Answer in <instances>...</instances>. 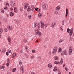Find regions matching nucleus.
<instances>
[{
	"label": "nucleus",
	"instance_id": "obj_36",
	"mask_svg": "<svg viewBox=\"0 0 74 74\" xmlns=\"http://www.w3.org/2000/svg\"><path fill=\"white\" fill-rule=\"evenodd\" d=\"M37 24L36 23H34V27H36L37 26Z\"/></svg>",
	"mask_w": 74,
	"mask_h": 74
},
{
	"label": "nucleus",
	"instance_id": "obj_30",
	"mask_svg": "<svg viewBox=\"0 0 74 74\" xmlns=\"http://www.w3.org/2000/svg\"><path fill=\"white\" fill-rule=\"evenodd\" d=\"M28 18L30 19L32 18V15H29L28 17Z\"/></svg>",
	"mask_w": 74,
	"mask_h": 74
},
{
	"label": "nucleus",
	"instance_id": "obj_47",
	"mask_svg": "<svg viewBox=\"0 0 74 74\" xmlns=\"http://www.w3.org/2000/svg\"><path fill=\"white\" fill-rule=\"evenodd\" d=\"M73 29L71 28V30L70 32H73Z\"/></svg>",
	"mask_w": 74,
	"mask_h": 74
},
{
	"label": "nucleus",
	"instance_id": "obj_35",
	"mask_svg": "<svg viewBox=\"0 0 74 74\" xmlns=\"http://www.w3.org/2000/svg\"><path fill=\"white\" fill-rule=\"evenodd\" d=\"M8 52L9 53H11V50L9 49L8 50Z\"/></svg>",
	"mask_w": 74,
	"mask_h": 74
},
{
	"label": "nucleus",
	"instance_id": "obj_13",
	"mask_svg": "<svg viewBox=\"0 0 74 74\" xmlns=\"http://www.w3.org/2000/svg\"><path fill=\"white\" fill-rule=\"evenodd\" d=\"M6 49L5 48H4L2 50V53H5V50Z\"/></svg>",
	"mask_w": 74,
	"mask_h": 74
},
{
	"label": "nucleus",
	"instance_id": "obj_18",
	"mask_svg": "<svg viewBox=\"0 0 74 74\" xmlns=\"http://www.w3.org/2000/svg\"><path fill=\"white\" fill-rule=\"evenodd\" d=\"M58 53H59V52H62V48H61L60 47L58 49Z\"/></svg>",
	"mask_w": 74,
	"mask_h": 74
},
{
	"label": "nucleus",
	"instance_id": "obj_59",
	"mask_svg": "<svg viewBox=\"0 0 74 74\" xmlns=\"http://www.w3.org/2000/svg\"><path fill=\"white\" fill-rule=\"evenodd\" d=\"M10 10H11V11H12V10H13V9H12V8H10Z\"/></svg>",
	"mask_w": 74,
	"mask_h": 74
},
{
	"label": "nucleus",
	"instance_id": "obj_5",
	"mask_svg": "<svg viewBox=\"0 0 74 74\" xmlns=\"http://www.w3.org/2000/svg\"><path fill=\"white\" fill-rule=\"evenodd\" d=\"M56 22H54L53 23H52L51 24V26L52 28H54L55 27V25H56Z\"/></svg>",
	"mask_w": 74,
	"mask_h": 74
},
{
	"label": "nucleus",
	"instance_id": "obj_34",
	"mask_svg": "<svg viewBox=\"0 0 74 74\" xmlns=\"http://www.w3.org/2000/svg\"><path fill=\"white\" fill-rule=\"evenodd\" d=\"M16 71V68H14L12 70L13 72H15Z\"/></svg>",
	"mask_w": 74,
	"mask_h": 74
},
{
	"label": "nucleus",
	"instance_id": "obj_4",
	"mask_svg": "<svg viewBox=\"0 0 74 74\" xmlns=\"http://www.w3.org/2000/svg\"><path fill=\"white\" fill-rule=\"evenodd\" d=\"M43 7V9L44 10H47V9L48 8V5H47V4H44Z\"/></svg>",
	"mask_w": 74,
	"mask_h": 74
},
{
	"label": "nucleus",
	"instance_id": "obj_46",
	"mask_svg": "<svg viewBox=\"0 0 74 74\" xmlns=\"http://www.w3.org/2000/svg\"><path fill=\"white\" fill-rule=\"evenodd\" d=\"M24 7V9H26L27 8V6H25Z\"/></svg>",
	"mask_w": 74,
	"mask_h": 74
},
{
	"label": "nucleus",
	"instance_id": "obj_38",
	"mask_svg": "<svg viewBox=\"0 0 74 74\" xmlns=\"http://www.w3.org/2000/svg\"><path fill=\"white\" fill-rule=\"evenodd\" d=\"M1 12L2 13H4V11L3 9H1Z\"/></svg>",
	"mask_w": 74,
	"mask_h": 74
},
{
	"label": "nucleus",
	"instance_id": "obj_64",
	"mask_svg": "<svg viewBox=\"0 0 74 74\" xmlns=\"http://www.w3.org/2000/svg\"><path fill=\"white\" fill-rule=\"evenodd\" d=\"M32 74H35V73L34 72H32Z\"/></svg>",
	"mask_w": 74,
	"mask_h": 74
},
{
	"label": "nucleus",
	"instance_id": "obj_55",
	"mask_svg": "<svg viewBox=\"0 0 74 74\" xmlns=\"http://www.w3.org/2000/svg\"><path fill=\"white\" fill-rule=\"evenodd\" d=\"M57 64H60V62L57 61Z\"/></svg>",
	"mask_w": 74,
	"mask_h": 74
},
{
	"label": "nucleus",
	"instance_id": "obj_19",
	"mask_svg": "<svg viewBox=\"0 0 74 74\" xmlns=\"http://www.w3.org/2000/svg\"><path fill=\"white\" fill-rule=\"evenodd\" d=\"M64 41V40L63 39H60L59 41V42H60H60H63Z\"/></svg>",
	"mask_w": 74,
	"mask_h": 74
},
{
	"label": "nucleus",
	"instance_id": "obj_61",
	"mask_svg": "<svg viewBox=\"0 0 74 74\" xmlns=\"http://www.w3.org/2000/svg\"><path fill=\"white\" fill-rule=\"evenodd\" d=\"M61 72L60 71L59 72L58 74H61Z\"/></svg>",
	"mask_w": 74,
	"mask_h": 74
},
{
	"label": "nucleus",
	"instance_id": "obj_31",
	"mask_svg": "<svg viewBox=\"0 0 74 74\" xmlns=\"http://www.w3.org/2000/svg\"><path fill=\"white\" fill-rule=\"evenodd\" d=\"M54 59L56 60H57L58 59V58L57 57H56L54 58Z\"/></svg>",
	"mask_w": 74,
	"mask_h": 74
},
{
	"label": "nucleus",
	"instance_id": "obj_27",
	"mask_svg": "<svg viewBox=\"0 0 74 74\" xmlns=\"http://www.w3.org/2000/svg\"><path fill=\"white\" fill-rule=\"evenodd\" d=\"M38 15L39 17H41L42 16V14L41 13H40L38 14Z\"/></svg>",
	"mask_w": 74,
	"mask_h": 74
},
{
	"label": "nucleus",
	"instance_id": "obj_10",
	"mask_svg": "<svg viewBox=\"0 0 74 74\" xmlns=\"http://www.w3.org/2000/svg\"><path fill=\"white\" fill-rule=\"evenodd\" d=\"M68 12H69V10H68V9H66V16H65L66 18H67V15L68 14Z\"/></svg>",
	"mask_w": 74,
	"mask_h": 74
},
{
	"label": "nucleus",
	"instance_id": "obj_50",
	"mask_svg": "<svg viewBox=\"0 0 74 74\" xmlns=\"http://www.w3.org/2000/svg\"><path fill=\"white\" fill-rule=\"evenodd\" d=\"M19 64L20 65V66H21L22 65V62L20 61L19 62Z\"/></svg>",
	"mask_w": 74,
	"mask_h": 74
},
{
	"label": "nucleus",
	"instance_id": "obj_49",
	"mask_svg": "<svg viewBox=\"0 0 74 74\" xmlns=\"http://www.w3.org/2000/svg\"><path fill=\"white\" fill-rule=\"evenodd\" d=\"M38 10V8H35V10L36 11H37Z\"/></svg>",
	"mask_w": 74,
	"mask_h": 74
},
{
	"label": "nucleus",
	"instance_id": "obj_44",
	"mask_svg": "<svg viewBox=\"0 0 74 74\" xmlns=\"http://www.w3.org/2000/svg\"><path fill=\"white\" fill-rule=\"evenodd\" d=\"M32 52L33 53H35V50H32Z\"/></svg>",
	"mask_w": 74,
	"mask_h": 74
},
{
	"label": "nucleus",
	"instance_id": "obj_11",
	"mask_svg": "<svg viewBox=\"0 0 74 74\" xmlns=\"http://www.w3.org/2000/svg\"><path fill=\"white\" fill-rule=\"evenodd\" d=\"M14 12L15 13H17L18 12V10L16 7H15L14 8Z\"/></svg>",
	"mask_w": 74,
	"mask_h": 74
},
{
	"label": "nucleus",
	"instance_id": "obj_2",
	"mask_svg": "<svg viewBox=\"0 0 74 74\" xmlns=\"http://www.w3.org/2000/svg\"><path fill=\"white\" fill-rule=\"evenodd\" d=\"M72 51H73V47H70L69 48V55H71Z\"/></svg>",
	"mask_w": 74,
	"mask_h": 74
},
{
	"label": "nucleus",
	"instance_id": "obj_29",
	"mask_svg": "<svg viewBox=\"0 0 74 74\" xmlns=\"http://www.w3.org/2000/svg\"><path fill=\"white\" fill-rule=\"evenodd\" d=\"M62 25H64V20H63L62 21Z\"/></svg>",
	"mask_w": 74,
	"mask_h": 74
},
{
	"label": "nucleus",
	"instance_id": "obj_14",
	"mask_svg": "<svg viewBox=\"0 0 74 74\" xmlns=\"http://www.w3.org/2000/svg\"><path fill=\"white\" fill-rule=\"evenodd\" d=\"M57 70H58V68L57 67H55L53 70V71H56Z\"/></svg>",
	"mask_w": 74,
	"mask_h": 74
},
{
	"label": "nucleus",
	"instance_id": "obj_41",
	"mask_svg": "<svg viewBox=\"0 0 74 74\" xmlns=\"http://www.w3.org/2000/svg\"><path fill=\"white\" fill-rule=\"evenodd\" d=\"M4 67L3 66H0V68L1 69H4Z\"/></svg>",
	"mask_w": 74,
	"mask_h": 74
},
{
	"label": "nucleus",
	"instance_id": "obj_7",
	"mask_svg": "<svg viewBox=\"0 0 74 74\" xmlns=\"http://www.w3.org/2000/svg\"><path fill=\"white\" fill-rule=\"evenodd\" d=\"M35 32L36 33V34L37 35H39L40 36H41V33L40 32L37 31H36Z\"/></svg>",
	"mask_w": 74,
	"mask_h": 74
},
{
	"label": "nucleus",
	"instance_id": "obj_28",
	"mask_svg": "<svg viewBox=\"0 0 74 74\" xmlns=\"http://www.w3.org/2000/svg\"><path fill=\"white\" fill-rule=\"evenodd\" d=\"M27 11H28V12H29V11H31V9H30V8H27Z\"/></svg>",
	"mask_w": 74,
	"mask_h": 74
},
{
	"label": "nucleus",
	"instance_id": "obj_15",
	"mask_svg": "<svg viewBox=\"0 0 74 74\" xmlns=\"http://www.w3.org/2000/svg\"><path fill=\"white\" fill-rule=\"evenodd\" d=\"M8 42H10V43L11 42V38H10V37H8Z\"/></svg>",
	"mask_w": 74,
	"mask_h": 74
},
{
	"label": "nucleus",
	"instance_id": "obj_8",
	"mask_svg": "<svg viewBox=\"0 0 74 74\" xmlns=\"http://www.w3.org/2000/svg\"><path fill=\"white\" fill-rule=\"evenodd\" d=\"M10 5H11L12 7H14V6H15V3L13 2H10Z\"/></svg>",
	"mask_w": 74,
	"mask_h": 74
},
{
	"label": "nucleus",
	"instance_id": "obj_57",
	"mask_svg": "<svg viewBox=\"0 0 74 74\" xmlns=\"http://www.w3.org/2000/svg\"><path fill=\"white\" fill-rule=\"evenodd\" d=\"M25 41H26L25 42L27 43V42H28V41H27L26 40H25Z\"/></svg>",
	"mask_w": 74,
	"mask_h": 74
},
{
	"label": "nucleus",
	"instance_id": "obj_33",
	"mask_svg": "<svg viewBox=\"0 0 74 74\" xmlns=\"http://www.w3.org/2000/svg\"><path fill=\"white\" fill-rule=\"evenodd\" d=\"M70 29L69 28H68L67 29V32L68 33H69L70 32Z\"/></svg>",
	"mask_w": 74,
	"mask_h": 74
},
{
	"label": "nucleus",
	"instance_id": "obj_63",
	"mask_svg": "<svg viewBox=\"0 0 74 74\" xmlns=\"http://www.w3.org/2000/svg\"><path fill=\"white\" fill-rule=\"evenodd\" d=\"M46 27H45V28H46V27H47V26H48V25L47 24H46Z\"/></svg>",
	"mask_w": 74,
	"mask_h": 74
},
{
	"label": "nucleus",
	"instance_id": "obj_6",
	"mask_svg": "<svg viewBox=\"0 0 74 74\" xmlns=\"http://www.w3.org/2000/svg\"><path fill=\"white\" fill-rule=\"evenodd\" d=\"M35 9V7H34V5H32L31 6V11L32 12H33L34 11V9Z\"/></svg>",
	"mask_w": 74,
	"mask_h": 74
},
{
	"label": "nucleus",
	"instance_id": "obj_24",
	"mask_svg": "<svg viewBox=\"0 0 74 74\" xmlns=\"http://www.w3.org/2000/svg\"><path fill=\"white\" fill-rule=\"evenodd\" d=\"M3 29L2 28H0V34L1 33L3 32Z\"/></svg>",
	"mask_w": 74,
	"mask_h": 74
},
{
	"label": "nucleus",
	"instance_id": "obj_40",
	"mask_svg": "<svg viewBox=\"0 0 74 74\" xmlns=\"http://www.w3.org/2000/svg\"><path fill=\"white\" fill-rule=\"evenodd\" d=\"M60 29L61 30V31H63V28L62 27V26H61L60 27Z\"/></svg>",
	"mask_w": 74,
	"mask_h": 74
},
{
	"label": "nucleus",
	"instance_id": "obj_39",
	"mask_svg": "<svg viewBox=\"0 0 74 74\" xmlns=\"http://www.w3.org/2000/svg\"><path fill=\"white\" fill-rule=\"evenodd\" d=\"M54 13L55 14H58V12L56 11L54 12Z\"/></svg>",
	"mask_w": 74,
	"mask_h": 74
},
{
	"label": "nucleus",
	"instance_id": "obj_23",
	"mask_svg": "<svg viewBox=\"0 0 74 74\" xmlns=\"http://www.w3.org/2000/svg\"><path fill=\"white\" fill-rule=\"evenodd\" d=\"M24 6H27V7L28 6V4L27 3H25L24 4Z\"/></svg>",
	"mask_w": 74,
	"mask_h": 74
},
{
	"label": "nucleus",
	"instance_id": "obj_26",
	"mask_svg": "<svg viewBox=\"0 0 74 74\" xmlns=\"http://www.w3.org/2000/svg\"><path fill=\"white\" fill-rule=\"evenodd\" d=\"M60 9V8L59 6H58L56 8V10H59Z\"/></svg>",
	"mask_w": 74,
	"mask_h": 74
},
{
	"label": "nucleus",
	"instance_id": "obj_60",
	"mask_svg": "<svg viewBox=\"0 0 74 74\" xmlns=\"http://www.w3.org/2000/svg\"><path fill=\"white\" fill-rule=\"evenodd\" d=\"M54 64H57V62H56V61H55V62H54Z\"/></svg>",
	"mask_w": 74,
	"mask_h": 74
},
{
	"label": "nucleus",
	"instance_id": "obj_22",
	"mask_svg": "<svg viewBox=\"0 0 74 74\" xmlns=\"http://www.w3.org/2000/svg\"><path fill=\"white\" fill-rule=\"evenodd\" d=\"M60 63L61 64H63V59L61 58L60 61Z\"/></svg>",
	"mask_w": 74,
	"mask_h": 74
},
{
	"label": "nucleus",
	"instance_id": "obj_12",
	"mask_svg": "<svg viewBox=\"0 0 74 74\" xmlns=\"http://www.w3.org/2000/svg\"><path fill=\"white\" fill-rule=\"evenodd\" d=\"M8 29L9 30H12V27L11 26H9L8 27Z\"/></svg>",
	"mask_w": 74,
	"mask_h": 74
},
{
	"label": "nucleus",
	"instance_id": "obj_37",
	"mask_svg": "<svg viewBox=\"0 0 74 74\" xmlns=\"http://www.w3.org/2000/svg\"><path fill=\"white\" fill-rule=\"evenodd\" d=\"M21 12H23V8L21 7L20 9Z\"/></svg>",
	"mask_w": 74,
	"mask_h": 74
},
{
	"label": "nucleus",
	"instance_id": "obj_53",
	"mask_svg": "<svg viewBox=\"0 0 74 74\" xmlns=\"http://www.w3.org/2000/svg\"><path fill=\"white\" fill-rule=\"evenodd\" d=\"M41 11V9H39V12H40Z\"/></svg>",
	"mask_w": 74,
	"mask_h": 74
},
{
	"label": "nucleus",
	"instance_id": "obj_20",
	"mask_svg": "<svg viewBox=\"0 0 74 74\" xmlns=\"http://www.w3.org/2000/svg\"><path fill=\"white\" fill-rule=\"evenodd\" d=\"M41 26V23H38V28H40V27Z\"/></svg>",
	"mask_w": 74,
	"mask_h": 74
},
{
	"label": "nucleus",
	"instance_id": "obj_32",
	"mask_svg": "<svg viewBox=\"0 0 74 74\" xmlns=\"http://www.w3.org/2000/svg\"><path fill=\"white\" fill-rule=\"evenodd\" d=\"M4 32H7V31H8V30L7 28H5L4 30Z\"/></svg>",
	"mask_w": 74,
	"mask_h": 74
},
{
	"label": "nucleus",
	"instance_id": "obj_3",
	"mask_svg": "<svg viewBox=\"0 0 74 74\" xmlns=\"http://www.w3.org/2000/svg\"><path fill=\"white\" fill-rule=\"evenodd\" d=\"M64 54L65 55H67V51L66 50H65L62 52L61 55L63 56Z\"/></svg>",
	"mask_w": 74,
	"mask_h": 74
},
{
	"label": "nucleus",
	"instance_id": "obj_48",
	"mask_svg": "<svg viewBox=\"0 0 74 74\" xmlns=\"http://www.w3.org/2000/svg\"><path fill=\"white\" fill-rule=\"evenodd\" d=\"M21 71H22V73H23V69H21Z\"/></svg>",
	"mask_w": 74,
	"mask_h": 74
},
{
	"label": "nucleus",
	"instance_id": "obj_58",
	"mask_svg": "<svg viewBox=\"0 0 74 74\" xmlns=\"http://www.w3.org/2000/svg\"><path fill=\"white\" fill-rule=\"evenodd\" d=\"M27 49V46H25V49Z\"/></svg>",
	"mask_w": 74,
	"mask_h": 74
},
{
	"label": "nucleus",
	"instance_id": "obj_21",
	"mask_svg": "<svg viewBox=\"0 0 74 74\" xmlns=\"http://www.w3.org/2000/svg\"><path fill=\"white\" fill-rule=\"evenodd\" d=\"M73 32H71V31L70 32L69 34V35L70 36H71L73 34Z\"/></svg>",
	"mask_w": 74,
	"mask_h": 74
},
{
	"label": "nucleus",
	"instance_id": "obj_54",
	"mask_svg": "<svg viewBox=\"0 0 74 74\" xmlns=\"http://www.w3.org/2000/svg\"><path fill=\"white\" fill-rule=\"evenodd\" d=\"M65 69L66 70V71H67V67H65Z\"/></svg>",
	"mask_w": 74,
	"mask_h": 74
},
{
	"label": "nucleus",
	"instance_id": "obj_9",
	"mask_svg": "<svg viewBox=\"0 0 74 74\" xmlns=\"http://www.w3.org/2000/svg\"><path fill=\"white\" fill-rule=\"evenodd\" d=\"M41 28H43L44 27V23H42V22H41Z\"/></svg>",
	"mask_w": 74,
	"mask_h": 74
},
{
	"label": "nucleus",
	"instance_id": "obj_25",
	"mask_svg": "<svg viewBox=\"0 0 74 74\" xmlns=\"http://www.w3.org/2000/svg\"><path fill=\"white\" fill-rule=\"evenodd\" d=\"M14 13H12V12H10V16H14Z\"/></svg>",
	"mask_w": 74,
	"mask_h": 74
},
{
	"label": "nucleus",
	"instance_id": "obj_52",
	"mask_svg": "<svg viewBox=\"0 0 74 74\" xmlns=\"http://www.w3.org/2000/svg\"><path fill=\"white\" fill-rule=\"evenodd\" d=\"M7 60V62H10V60H9V58H8Z\"/></svg>",
	"mask_w": 74,
	"mask_h": 74
},
{
	"label": "nucleus",
	"instance_id": "obj_42",
	"mask_svg": "<svg viewBox=\"0 0 74 74\" xmlns=\"http://www.w3.org/2000/svg\"><path fill=\"white\" fill-rule=\"evenodd\" d=\"M4 9L5 11H7V7H5L4 8Z\"/></svg>",
	"mask_w": 74,
	"mask_h": 74
},
{
	"label": "nucleus",
	"instance_id": "obj_1",
	"mask_svg": "<svg viewBox=\"0 0 74 74\" xmlns=\"http://www.w3.org/2000/svg\"><path fill=\"white\" fill-rule=\"evenodd\" d=\"M57 51H58V47H57L56 46L54 48L53 52H52L53 55H54V53H55L57 52Z\"/></svg>",
	"mask_w": 74,
	"mask_h": 74
},
{
	"label": "nucleus",
	"instance_id": "obj_56",
	"mask_svg": "<svg viewBox=\"0 0 74 74\" xmlns=\"http://www.w3.org/2000/svg\"><path fill=\"white\" fill-rule=\"evenodd\" d=\"M31 58L32 59H33V58H34V56H32V57H31Z\"/></svg>",
	"mask_w": 74,
	"mask_h": 74
},
{
	"label": "nucleus",
	"instance_id": "obj_45",
	"mask_svg": "<svg viewBox=\"0 0 74 74\" xmlns=\"http://www.w3.org/2000/svg\"><path fill=\"white\" fill-rule=\"evenodd\" d=\"M9 64H10V63L9 62L7 63H6V66H9Z\"/></svg>",
	"mask_w": 74,
	"mask_h": 74
},
{
	"label": "nucleus",
	"instance_id": "obj_17",
	"mask_svg": "<svg viewBox=\"0 0 74 74\" xmlns=\"http://www.w3.org/2000/svg\"><path fill=\"white\" fill-rule=\"evenodd\" d=\"M48 66L49 68H51L52 67V64L50 63L49 64Z\"/></svg>",
	"mask_w": 74,
	"mask_h": 74
},
{
	"label": "nucleus",
	"instance_id": "obj_16",
	"mask_svg": "<svg viewBox=\"0 0 74 74\" xmlns=\"http://www.w3.org/2000/svg\"><path fill=\"white\" fill-rule=\"evenodd\" d=\"M12 55V58H13L16 56V53H14Z\"/></svg>",
	"mask_w": 74,
	"mask_h": 74
},
{
	"label": "nucleus",
	"instance_id": "obj_43",
	"mask_svg": "<svg viewBox=\"0 0 74 74\" xmlns=\"http://www.w3.org/2000/svg\"><path fill=\"white\" fill-rule=\"evenodd\" d=\"M8 53H9L8 52H6V55H7V56H8Z\"/></svg>",
	"mask_w": 74,
	"mask_h": 74
},
{
	"label": "nucleus",
	"instance_id": "obj_62",
	"mask_svg": "<svg viewBox=\"0 0 74 74\" xmlns=\"http://www.w3.org/2000/svg\"><path fill=\"white\" fill-rule=\"evenodd\" d=\"M49 55H50L51 54V52H49Z\"/></svg>",
	"mask_w": 74,
	"mask_h": 74
},
{
	"label": "nucleus",
	"instance_id": "obj_51",
	"mask_svg": "<svg viewBox=\"0 0 74 74\" xmlns=\"http://www.w3.org/2000/svg\"><path fill=\"white\" fill-rule=\"evenodd\" d=\"M23 66H21V70L23 69Z\"/></svg>",
	"mask_w": 74,
	"mask_h": 74
}]
</instances>
